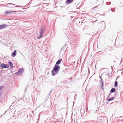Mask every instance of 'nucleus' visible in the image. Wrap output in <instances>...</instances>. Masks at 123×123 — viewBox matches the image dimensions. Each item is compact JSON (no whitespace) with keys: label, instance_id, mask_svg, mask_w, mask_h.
<instances>
[{"label":"nucleus","instance_id":"nucleus-1","mask_svg":"<svg viewBox=\"0 0 123 123\" xmlns=\"http://www.w3.org/2000/svg\"><path fill=\"white\" fill-rule=\"evenodd\" d=\"M44 32V28L43 27H42L41 28L40 31V34L39 36L37 38L38 39H40L42 37V36L43 34V33Z\"/></svg>","mask_w":123,"mask_h":123},{"label":"nucleus","instance_id":"nucleus-2","mask_svg":"<svg viewBox=\"0 0 123 123\" xmlns=\"http://www.w3.org/2000/svg\"><path fill=\"white\" fill-rule=\"evenodd\" d=\"M0 67L2 68H6L9 67V65L8 64L6 65L2 63Z\"/></svg>","mask_w":123,"mask_h":123},{"label":"nucleus","instance_id":"nucleus-3","mask_svg":"<svg viewBox=\"0 0 123 123\" xmlns=\"http://www.w3.org/2000/svg\"><path fill=\"white\" fill-rule=\"evenodd\" d=\"M60 68V67L58 65H55L54 66V68L53 69L55 71H56L58 72Z\"/></svg>","mask_w":123,"mask_h":123},{"label":"nucleus","instance_id":"nucleus-4","mask_svg":"<svg viewBox=\"0 0 123 123\" xmlns=\"http://www.w3.org/2000/svg\"><path fill=\"white\" fill-rule=\"evenodd\" d=\"M58 73V72L56 71H55L53 69L52 71V75L54 76L56 74Z\"/></svg>","mask_w":123,"mask_h":123},{"label":"nucleus","instance_id":"nucleus-5","mask_svg":"<svg viewBox=\"0 0 123 123\" xmlns=\"http://www.w3.org/2000/svg\"><path fill=\"white\" fill-rule=\"evenodd\" d=\"M73 2V0H67L66 3L67 4H70Z\"/></svg>","mask_w":123,"mask_h":123},{"label":"nucleus","instance_id":"nucleus-6","mask_svg":"<svg viewBox=\"0 0 123 123\" xmlns=\"http://www.w3.org/2000/svg\"><path fill=\"white\" fill-rule=\"evenodd\" d=\"M16 54V50H15L14 51V52L13 53H12L11 56L12 57H14L15 56Z\"/></svg>","mask_w":123,"mask_h":123},{"label":"nucleus","instance_id":"nucleus-7","mask_svg":"<svg viewBox=\"0 0 123 123\" xmlns=\"http://www.w3.org/2000/svg\"><path fill=\"white\" fill-rule=\"evenodd\" d=\"M15 11H11V12H9L8 11H6L4 13V14L6 15L8 14H9V13H11V12H14Z\"/></svg>","mask_w":123,"mask_h":123},{"label":"nucleus","instance_id":"nucleus-8","mask_svg":"<svg viewBox=\"0 0 123 123\" xmlns=\"http://www.w3.org/2000/svg\"><path fill=\"white\" fill-rule=\"evenodd\" d=\"M6 26L4 24H3L1 25H0V30L5 28Z\"/></svg>","mask_w":123,"mask_h":123},{"label":"nucleus","instance_id":"nucleus-9","mask_svg":"<svg viewBox=\"0 0 123 123\" xmlns=\"http://www.w3.org/2000/svg\"><path fill=\"white\" fill-rule=\"evenodd\" d=\"M23 71V68H20L19 70L17 72L18 74H19L22 73Z\"/></svg>","mask_w":123,"mask_h":123},{"label":"nucleus","instance_id":"nucleus-10","mask_svg":"<svg viewBox=\"0 0 123 123\" xmlns=\"http://www.w3.org/2000/svg\"><path fill=\"white\" fill-rule=\"evenodd\" d=\"M114 99L115 98L114 97H113L107 99V101H110L114 100Z\"/></svg>","mask_w":123,"mask_h":123},{"label":"nucleus","instance_id":"nucleus-11","mask_svg":"<svg viewBox=\"0 0 123 123\" xmlns=\"http://www.w3.org/2000/svg\"><path fill=\"white\" fill-rule=\"evenodd\" d=\"M3 86H1L0 87V94L1 95V94L2 93V92H3Z\"/></svg>","mask_w":123,"mask_h":123},{"label":"nucleus","instance_id":"nucleus-12","mask_svg":"<svg viewBox=\"0 0 123 123\" xmlns=\"http://www.w3.org/2000/svg\"><path fill=\"white\" fill-rule=\"evenodd\" d=\"M9 61V64L10 65V67L11 68H13V66L12 63L10 61Z\"/></svg>","mask_w":123,"mask_h":123},{"label":"nucleus","instance_id":"nucleus-13","mask_svg":"<svg viewBox=\"0 0 123 123\" xmlns=\"http://www.w3.org/2000/svg\"><path fill=\"white\" fill-rule=\"evenodd\" d=\"M62 60V59H61L58 60L56 62V65H58L60 64L61 63V61Z\"/></svg>","mask_w":123,"mask_h":123},{"label":"nucleus","instance_id":"nucleus-14","mask_svg":"<svg viewBox=\"0 0 123 123\" xmlns=\"http://www.w3.org/2000/svg\"><path fill=\"white\" fill-rule=\"evenodd\" d=\"M118 85L117 82L116 81L115 82L114 84V86L115 87H116V86H117Z\"/></svg>","mask_w":123,"mask_h":123},{"label":"nucleus","instance_id":"nucleus-15","mask_svg":"<svg viewBox=\"0 0 123 123\" xmlns=\"http://www.w3.org/2000/svg\"><path fill=\"white\" fill-rule=\"evenodd\" d=\"M115 88H112L111 89V92H114L115 91Z\"/></svg>","mask_w":123,"mask_h":123},{"label":"nucleus","instance_id":"nucleus-16","mask_svg":"<svg viewBox=\"0 0 123 123\" xmlns=\"http://www.w3.org/2000/svg\"><path fill=\"white\" fill-rule=\"evenodd\" d=\"M1 95L0 94V97L1 96Z\"/></svg>","mask_w":123,"mask_h":123}]
</instances>
